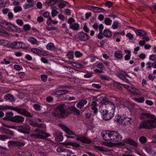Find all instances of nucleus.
Instances as JSON below:
<instances>
[{
    "instance_id": "3",
    "label": "nucleus",
    "mask_w": 156,
    "mask_h": 156,
    "mask_svg": "<svg viewBox=\"0 0 156 156\" xmlns=\"http://www.w3.org/2000/svg\"><path fill=\"white\" fill-rule=\"evenodd\" d=\"M140 129H151L156 127V118L154 115L143 121L140 124Z\"/></svg>"
},
{
    "instance_id": "46",
    "label": "nucleus",
    "mask_w": 156,
    "mask_h": 156,
    "mask_svg": "<svg viewBox=\"0 0 156 156\" xmlns=\"http://www.w3.org/2000/svg\"><path fill=\"white\" fill-rule=\"evenodd\" d=\"M67 56L69 59H72L74 57L73 52H69L67 54Z\"/></svg>"
},
{
    "instance_id": "38",
    "label": "nucleus",
    "mask_w": 156,
    "mask_h": 156,
    "mask_svg": "<svg viewBox=\"0 0 156 156\" xmlns=\"http://www.w3.org/2000/svg\"><path fill=\"white\" fill-rule=\"evenodd\" d=\"M120 24L117 21L113 22L112 26V28L113 29H116L118 28V26Z\"/></svg>"
},
{
    "instance_id": "51",
    "label": "nucleus",
    "mask_w": 156,
    "mask_h": 156,
    "mask_svg": "<svg viewBox=\"0 0 156 156\" xmlns=\"http://www.w3.org/2000/svg\"><path fill=\"white\" fill-rule=\"evenodd\" d=\"M153 64L150 62H147L146 64V69L149 70L151 69L152 67Z\"/></svg>"
},
{
    "instance_id": "5",
    "label": "nucleus",
    "mask_w": 156,
    "mask_h": 156,
    "mask_svg": "<svg viewBox=\"0 0 156 156\" xmlns=\"http://www.w3.org/2000/svg\"><path fill=\"white\" fill-rule=\"evenodd\" d=\"M115 108L114 104L108 101H106L102 103L100 106L99 110L100 112L104 113V111H107L108 109L109 112L114 113Z\"/></svg>"
},
{
    "instance_id": "21",
    "label": "nucleus",
    "mask_w": 156,
    "mask_h": 156,
    "mask_svg": "<svg viewBox=\"0 0 156 156\" xmlns=\"http://www.w3.org/2000/svg\"><path fill=\"white\" fill-rule=\"evenodd\" d=\"M144 149L148 153L151 155H153L156 154L155 151H153L151 146H146L144 148Z\"/></svg>"
},
{
    "instance_id": "49",
    "label": "nucleus",
    "mask_w": 156,
    "mask_h": 156,
    "mask_svg": "<svg viewBox=\"0 0 156 156\" xmlns=\"http://www.w3.org/2000/svg\"><path fill=\"white\" fill-rule=\"evenodd\" d=\"M37 127L42 129L44 130L46 128L45 125L44 124H37Z\"/></svg>"
},
{
    "instance_id": "29",
    "label": "nucleus",
    "mask_w": 156,
    "mask_h": 156,
    "mask_svg": "<svg viewBox=\"0 0 156 156\" xmlns=\"http://www.w3.org/2000/svg\"><path fill=\"white\" fill-rule=\"evenodd\" d=\"M133 100L136 102L139 103H143L145 101L144 98L143 97H140L138 98L134 97Z\"/></svg>"
},
{
    "instance_id": "14",
    "label": "nucleus",
    "mask_w": 156,
    "mask_h": 156,
    "mask_svg": "<svg viewBox=\"0 0 156 156\" xmlns=\"http://www.w3.org/2000/svg\"><path fill=\"white\" fill-rule=\"evenodd\" d=\"M108 111H104V113L101 112L102 114V118L105 120H108L110 119L114 116V113Z\"/></svg>"
},
{
    "instance_id": "11",
    "label": "nucleus",
    "mask_w": 156,
    "mask_h": 156,
    "mask_svg": "<svg viewBox=\"0 0 156 156\" xmlns=\"http://www.w3.org/2000/svg\"><path fill=\"white\" fill-rule=\"evenodd\" d=\"M76 37V38L81 41H87L89 39V36L83 32H79Z\"/></svg>"
},
{
    "instance_id": "7",
    "label": "nucleus",
    "mask_w": 156,
    "mask_h": 156,
    "mask_svg": "<svg viewBox=\"0 0 156 156\" xmlns=\"http://www.w3.org/2000/svg\"><path fill=\"white\" fill-rule=\"evenodd\" d=\"M118 122L123 126H126L130 125L131 123L132 119L126 117V115H122L117 118Z\"/></svg>"
},
{
    "instance_id": "53",
    "label": "nucleus",
    "mask_w": 156,
    "mask_h": 156,
    "mask_svg": "<svg viewBox=\"0 0 156 156\" xmlns=\"http://www.w3.org/2000/svg\"><path fill=\"white\" fill-rule=\"evenodd\" d=\"M16 23L20 26H22L23 24V22L21 20L18 19L16 20Z\"/></svg>"
},
{
    "instance_id": "13",
    "label": "nucleus",
    "mask_w": 156,
    "mask_h": 156,
    "mask_svg": "<svg viewBox=\"0 0 156 156\" xmlns=\"http://www.w3.org/2000/svg\"><path fill=\"white\" fill-rule=\"evenodd\" d=\"M125 88L132 93L136 95L140 94V92L139 90L136 87L129 85H125Z\"/></svg>"
},
{
    "instance_id": "20",
    "label": "nucleus",
    "mask_w": 156,
    "mask_h": 156,
    "mask_svg": "<svg viewBox=\"0 0 156 156\" xmlns=\"http://www.w3.org/2000/svg\"><path fill=\"white\" fill-rule=\"evenodd\" d=\"M4 98L6 101H9L11 102H13L15 101V99L13 96L9 94H5L4 97Z\"/></svg>"
},
{
    "instance_id": "56",
    "label": "nucleus",
    "mask_w": 156,
    "mask_h": 156,
    "mask_svg": "<svg viewBox=\"0 0 156 156\" xmlns=\"http://www.w3.org/2000/svg\"><path fill=\"white\" fill-rule=\"evenodd\" d=\"M10 62L9 61H7L5 58H4L3 61L1 62V63L2 64H5V65H8L10 63Z\"/></svg>"
},
{
    "instance_id": "32",
    "label": "nucleus",
    "mask_w": 156,
    "mask_h": 156,
    "mask_svg": "<svg viewBox=\"0 0 156 156\" xmlns=\"http://www.w3.org/2000/svg\"><path fill=\"white\" fill-rule=\"evenodd\" d=\"M9 22L5 21L0 22V27L6 29Z\"/></svg>"
},
{
    "instance_id": "34",
    "label": "nucleus",
    "mask_w": 156,
    "mask_h": 156,
    "mask_svg": "<svg viewBox=\"0 0 156 156\" xmlns=\"http://www.w3.org/2000/svg\"><path fill=\"white\" fill-rule=\"evenodd\" d=\"M34 132L40 133L42 134H44L47 137H48L49 136H50V135H49V134L45 133L43 131L39 129H35V130H34Z\"/></svg>"
},
{
    "instance_id": "23",
    "label": "nucleus",
    "mask_w": 156,
    "mask_h": 156,
    "mask_svg": "<svg viewBox=\"0 0 156 156\" xmlns=\"http://www.w3.org/2000/svg\"><path fill=\"white\" fill-rule=\"evenodd\" d=\"M46 49L49 50L54 51L57 49L54 44L52 43H50L46 46Z\"/></svg>"
},
{
    "instance_id": "15",
    "label": "nucleus",
    "mask_w": 156,
    "mask_h": 156,
    "mask_svg": "<svg viewBox=\"0 0 156 156\" xmlns=\"http://www.w3.org/2000/svg\"><path fill=\"white\" fill-rule=\"evenodd\" d=\"M153 115L147 112H142L140 113L139 115V119L141 120H144L148 119L154 116Z\"/></svg>"
},
{
    "instance_id": "52",
    "label": "nucleus",
    "mask_w": 156,
    "mask_h": 156,
    "mask_svg": "<svg viewBox=\"0 0 156 156\" xmlns=\"http://www.w3.org/2000/svg\"><path fill=\"white\" fill-rule=\"evenodd\" d=\"M46 28L48 30H56L57 29V28L56 27L52 26L47 27Z\"/></svg>"
},
{
    "instance_id": "2",
    "label": "nucleus",
    "mask_w": 156,
    "mask_h": 156,
    "mask_svg": "<svg viewBox=\"0 0 156 156\" xmlns=\"http://www.w3.org/2000/svg\"><path fill=\"white\" fill-rule=\"evenodd\" d=\"M58 125L67 134L70 135H74L76 136L77 138L75 139V140L77 141H80L83 143L86 144H88L91 142V141L88 139L87 137L83 136L81 135L76 134L73 132L71 131L66 126L61 124H59Z\"/></svg>"
},
{
    "instance_id": "19",
    "label": "nucleus",
    "mask_w": 156,
    "mask_h": 156,
    "mask_svg": "<svg viewBox=\"0 0 156 156\" xmlns=\"http://www.w3.org/2000/svg\"><path fill=\"white\" fill-rule=\"evenodd\" d=\"M114 56L116 59L121 60L123 57L122 52L120 51H117L115 52Z\"/></svg>"
},
{
    "instance_id": "37",
    "label": "nucleus",
    "mask_w": 156,
    "mask_h": 156,
    "mask_svg": "<svg viewBox=\"0 0 156 156\" xmlns=\"http://www.w3.org/2000/svg\"><path fill=\"white\" fill-rule=\"evenodd\" d=\"M48 4L49 6H52L56 4L58 0H48Z\"/></svg>"
},
{
    "instance_id": "36",
    "label": "nucleus",
    "mask_w": 156,
    "mask_h": 156,
    "mask_svg": "<svg viewBox=\"0 0 156 156\" xmlns=\"http://www.w3.org/2000/svg\"><path fill=\"white\" fill-rule=\"evenodd\" d=\"M56 151L59 153L65 152L66 151V149L65 148L63 147H58L56 149Z\"/></svg>"
},
{
    "instance_id": "41",
    "label": "nucleus",
    "mask_w": 156,
    "mask_h": 156,
    "mask_svg": "<svg viewBox=\"0 0 156 156\" xmlns=\"http://www.w3.org/2000/svg\"><path fill=\"white\" fill-rule=\"evenodd\" d=\"M93 76V73L92 72H90L87 73L84 75V77L85 78H88L92 77Z\"/></svg>"
},
{
    "instance_id": "27",
    "label": "nucleus",
    "mask_w": 156,
    "mask_h": 156,
    "mask_svg": "<svg viewBox=\"0 0 156 156\" xmlns=\"http://www.w3.org/2000/svg\"><path fill=\"white\" fill-rule=\"evenodd\" d=\"M70 111L76 115H79L80 114V112L75 106H71L69 108Z\"/></svg>"
},
{
    "instance_id": "18",
    "label": "nucleus",
    "mask_w": 156,
    "mask_h": 156,
    "mask_svg": "<svg viewBox=\"0 0 156 156\" xmlns=\"http://www.w3.org/2000/svg\"><path fill=\"white\" fill-rule=\"evenodd\" d=\"M124 141V143L123 144V145H125L126 144L132 145L135 147H136L137 146L136 143L131 139H125Z\"/></svg>"
},
{
    "instance_id": "47",
    "label": "nucleus",
    "mask_w": 156,
    "mask_h": 156,
    "mask_svg": "<svg viewBox=\"0 0 156 156\" xmlns=\"http://www.w3.org/2000/svg\"><path fill=\"white\" fill-rule=\"evenodd\" d=\"M139 141L142 143H145L147 140V138L144 136H141L139 138Z\"/></svg>"
},
{
    "instance_id": "48",
    "label": "nucleus",
    "mask_w": 156,
    "mask_h": 156,
    "mask_svg": "<svg viewBox=\"0 0 156 156\" xmlns=\"http://www.w3.org/2000/svg\"><path fill=\"white\" fill-rule=\"evenodd\" d=\"M97 67L98 68L100 69L102 71L105 68L103 64L101 63H99L97 65Z\"/></svg>"
},
{
    "instance_id": "28",
    "label": "nucleus",
    "mask_w": 156,
    "mask_h": 156,
    "mask_svg": "<svg viewBox=\"0 0 156 156\" xmlns=\"http://www.w3.org/2000/svg\"><path fill=\"white\" fill-rule=\"evenodd\" d=\"M79 27V25L77 23H73L70 25V28L74 30H78Z\"/></svg>"
},
{
    "instance_id": "1",
    "label": "nucleus",
    "mask_w": 156,
    "mask_h": 156,
    "mask_svg": "<svg viewBox=\"0 0 156 156\" xmlns=\"http://www.w3.org/2000/svg\"><path fill=\"white\" fill-rule=\"evenodd\" d=\"M101 136L104 140L110 141L117 142L122 138V136L117 132L113 131H103Z\"/></svg>"
},
{
    "instance_id": "24",
    "label": "nucleus",
    "mask_w": 156,
    "mask_h": 156,
    "mask_svg": "<svg viewBox=\"0 0 156 156\" xmlns=\"http://www.w3.org/2000/svg\"><path fill=\"white\" fill-rule=\"evenodd\" d=\"M28 41L31 44H33L38 45L40 43L39 41H37L35 38L32 37H29Z\"/></svg>"
},
{
    "instance_id": "9",
    "label": "nucleus",
    "mask_w": 156,
    "mask_h": 156,
    "mask_svg": "<svg viewBox=\"0 0 156 156\" xmlns=\"http://www.w3.org/2000/svg\"><path fill=\"white\" fill-rule=\"evenodd\" d=\"M31 52L38 56H47L48 55V52L43 49L37 48H33L31 49Z\"/></svg>"
},
{
    "instance_id": "8",
    "label": "nucleus",
    "mask_w": 156,
    "mask_h": 156,
    "mask_svg": "<svg viewBox=\"0 0 156 156\" xmlns=\"http://www.w3.org/2000/svg\"><path fill=\"white\" fill-rule=\"evenodd\" d=\"M17 130L19 132L23 134H28V131H30V128L29 125L27 124H24L17 127Z\"/></svg>"
},
{
    "instance_id": "17",
    "label": "nucleus",
    "mask_w": 156,
    "mask_h": 156,
    "mask_svg": "<svg viewBox=\"0 0 156 156\" xmlns=\"http://www.w3.org/2000/svg\"><path fill=\"white\" fill-rule=\"evenodd\" d=\"M87 103V101L85 99H82L78 102L76 105V106L80 109L83 108L84 106L86 105Z\"/></svg>"
},
{
    "instance_id": "25",
    "label": "nucleus",
    "mask_w": 156,
    "mask_h": 156,
    "mask_svg": "<svg viewBox=\"0 0 156 156\" xmlns=\"http://www.w3.org/2000/svg\"><path fill=\"white\" fill-rule=\"evenodd\" d=\"M104 36L107 37H110L112 35V32L108 29H105L103 31Z\"/></svg>"
},
{
    "instance_id": "30",
    "label": "nucleus",
    "mask_w": 156,
    "mask_h": 156,
    "mask_svg": "<svg viewBox=\"0 0 156 156\" xmlns=\"http://www.w3.org/2000/svg\"><path fill=\"white\" fill-rule=\"evenodd\" d=\"M31 137L35 138L44 139L45 138V137L44 136L40 134H31Z\"/></svg>"
},
{
    "instance_id": "57",
    "label": "nucleus",
    "mask_w": 156,
    "mask_h": 156,
    "mask_svg": "<svg viewBox=\"0 0 156 156\" xmlns=\"http://www.w3.org/2000/svg\"><path fill=\"white\" fill-rule=\"evenodd\" d=\"M105 5L106 6L108 7V8H110L113 5V3L112 2L108 1L107 2H106Z\"/></svg>"
},
{
    "instance_id": "45",
    "label": "nucleus",
    "mask_w": 156,
    "mask_h": 156,
    "mask_svg": "<svg viewBox=\"0 0 156 156\" xmlns=\"http://www.w3.org/2000/svg\"><path fill=\"white\" fill-rule=\"evenodd\" d=\"M13 10L14 12L16 13L21 11L22 10V8L20 6H17L14 8Z\"/></svg>"
},
{
    "instance_id": "55",
    "label": "nucleus",
    "mask_w": 156,
    "mask_h": 156,
    "mask_svg": "<svg viewBox=\"0 0 156 156\" xmlns=\"http://www.w3.org/2000/svg\"><path fill=\"white\" fill-rule=\"evenodd\" d=\"M34 108L37 111H40L41 110L40 106L38 104H34Z\"/></svg>"
},
{
    "instance_id": "50",
    "label": "nucleus",
    "mask_w": 156,
    "mask_h": 156,
    "mask_svg": "<svg viewBox=\"0 0 156 156\" xmlns=\"http://www.w3.org/2000/svg\"><path fill=\"white\" fill-rule=\"evenodd\" d=\"M31 27L29 24L25 25L23 27V29L25 30L29 31Z\"/></svg>"
},
{
    "instance_id": "42",
    "label": "nucleus",
    "mask_w": 156,
    "mask_h": 156,
    "mask_svg": "<svg viewBox=\"0 0 156 156\" xmlns=\"http://www.w3.org/2000/svg\"><path fill=\"white\" fill-rule=\"evenodd\" d=\"M8 130V129H6L3 127H1L0 128V132L2 133L7 134Z\"/></svg>"
},
{
    "instance_id": "43",
    "label": "nucleus",
    "mask_w": 156,
    "mask_h": 156,
    "mask_svg": "<svg viewBox=\"0 0 156 156\" xmlns=\"http://www.w3.org/2000/svg\"><path fill=\"white\" fill-rule=\"evenodd\" d=\"M7 44V41L3 39H0V45L6 46Z\"/></svg>"
},
{
    "instance_id": "63",
    "label": "nucleus",
    "mask_w": 156,
    "mask_h": 156,
    "mask_svg": "<svg viewBox=\"0 0 156 156\" xmlns=\"http://www.w3.org/2000/svg\"><path fill=\"white\" fill-rule=\"evenodd\" d=\"M29 124L32 126L37 127L38 123L30 120V121Z\"/></svg>"
},
{
    "instance_id": "54",
    "label": "nucleus",
    "mask_w": 156,
    "mask_h": 156,
    "mask_svg": "<svg viewBox=\"0 0 156 156\" xmlns=\"http://www.w3.org/2000/svg\"><path fill=\"white\" fill-rule=\"evenodd\" d=\"M63 139V136L62 135L58 136L56 138V140L58 141H62Z\"/></svg>"
},
{
    "instance_id": "35",
    "label": "nucleus",
    "mask_w": 156,
    "mask_h": 156,
    "mask_svg": "<svg viewBox=\"0 0 156 156\" xmlns=\"http://www.w3.org/2000/svg\"><path fill=\"white\" fill-rule=\"evenodd\" d=\"M57 91L58 95H63L68 92V91L64 90H58Z\"/></svg>"
},
{
    "instance_id": "58",
    "label": "nucleus",
    "mask_w": 156,
    "mask_h": 156,
    "mask_svg": "<svg viewBox=\"0 0 156 156\" xmlns=\"http://www.w3.org/2000/svg\"><path fill=\"white\" fill-rule=\"evenodd\" d=\"M14 68L15 69L17 70H20L22 69V67L21 66L18 65H15L14 66Z\"/></svg>"
},
{
    "instance_id": "22",
    "label": "nucleus",
    "mask_w": 156,
    "mask_h": 156,
    "mask_svg": "<svg viewBox=\"0 0 156 156\" xmlns=\"http://www.w3.org/2000/svg\"><path fill=\"white\" fill-rule=\"evenodd\" d=\"M136 34L138 36L143 37L147 35V32L143 30H135Z\"/></svg>"
},
{
    "instance_id": "64",
    "label": "nucleus",
    "mask_w": 156,
    "mask_h": 156,
    "mask_svg": "<svg viewBox=\"0 0 156 156\" xmlns=\"http://www.w3.org/2000/svg\"><path fill=\"white\" fill-rule=\"evenodd\" d=\"M126 37H128L130 40H132L133 38V36L130 33H128L126 35Z\"/></svg>"
},
{
    "instance_id": "60",
    "label": "nucleus",
    "mask_w": 156,
    "mask_h": 156,
    "mask_svg": "<svg viewBox=\"0 0 156 156\" xmlns=\"http://www.w3.org/2000/svg\"><path fill=\"white\" fill-rule=\"evenodd\" d=\"M92 86L97 89H100L101 87V85L99 84L93 83Z\"/></svg>"
},
{
    "instance_id": "40",
    "label": "nucleus",
    "mask_w": 156,
    "mask_h": 156,
    "mask_svg": "<svg viewBox=\"0 0 156 156\" xmlns=\"http://www.w3.org/2000/svg\"><path fill=\"white\" fill-rule=\"evenodd\" d=\"M100 78L102 80H109L111 79L110 77L103 75H100Z\"/></svg>"
},
{
    "instance_id": "39",
    "label": "nucleus",
    "mask_w": 156,
    "mask_h": 156,
    "mask_svg": "<svg viewBox=\"0 0 156 156\" xmlns=\"http://www.w3.org/2000/svg\"><path fill=\"white\" fill-rule=\"evenodd\" d=\"M98 7L96 6L90 7L89 9L95 12H98Z\"/></svg>"
},
{
    "instance_id": "59",
    "label": "nucleus",
    "mask_w": 156,
    "mask_h": 156,
    "mask_svg": "<svg viewBox=\"0 0 156 156\" xmlns=\"http://www.w3.org/2000/svg\"><path fill=\"white\" fill-rule=\"evenodd\" d=\"M149 59L151 60L156 61V55L153 54L150 55Z\"/></svg>"
},
{
    "instance_id": "61",
    "label": "nucleus",
    "mask_w": 156,
    "mask_h": 156,
    "mask_svg": "<svg viewBox=\"0 0 156 156\" xmlns=\"http://www.w3.org/2000/svg\"><path fill=\"white\" fill-rule=\"evenodd\" d=\"M46 100L48 102H51L53 101V98L51 96H48L46 98Z\"/></svg>"
},
{
    "instance_id": "62",
    "label": "nucleus",
    "mask_w": 156,
    "mask_h": 156,
    "mask_svg": "<svg viewBox=\"0 0 156 156\" xmlns=\"http://www.w3.org/2000/svg\"><path fill=\"white\" fill-rule=\"evenodd\" d=\"M97 149L98 150L101 151H106L107 150L106 148L104 147H98Z\"/></svg>"
},
{
    "instance_id": "6",
    "label": "nucleus",
    "mask_w": 156,
    "mask_h": 156,
    "mask_svg": "<svg viewBox=\"0 0 156 156\" xmlns=\"http://www.w3.org/2000/svg\"><path fill=\"white\" fill-rule=\"evenodd\" d=\"M6 109L13 110L19 114L26 116L30 117H32L33 116L32 115H31L30 112L27 111L25 109H23L22 108H14L12 106L8 105H0V110Z\"/></svg>"
},
{
    "instance_id": "26",
    "label": "nucleus",
    "mask_w": 156,
    "mask_h": 156,
    "mask_svg": "<svg viewBox=\"0 0 156 156\" xmlns=\"http://www.w3.org/2000/svg\"><path fill=\"white\" fill-rule=\"evenodd\" d=\"M127 75V74L126 73L123 72L119 74L118 75V77L120 79L126 82L128 81V80L126 79L125 77V76Z\"/></svg>"
},
{
    "instance_id": "12",
    "label": "nucleus",
    "mask_w": 156,
    "mask_h": 156,
    "mask_svg": "<svg viewBox=\"0 0 156 156\" xmlns=\"http://www.w3.org/2000/svg\"><path fill=\"white\" fill-rule=\"evenodd\" d=\"M6 30L12 32H20L21 31L20 28L9 23H8Z\"/></svg>"
},
{
    "instance_id": "16",
    "label": "nucleus",
    "mask_w": 156,
    "mask_h": 156,
    "mask_svg": "<svg viewBox=\"0 0 156 156\" xmlns=\"http://www.w3.org/2000/svg\"><path fill=\"white\" fill-rule=\"evenodd\" d=\"M11 121L16 123H22L24 121V118L21 116L16 115L11 118Z\"/></svg>"
},
{
    "instance_id": "44",
    "label": "nucleus",
    "mask_w": 156,
    "mask_h": 156,
    "mask_svg": "<svg viewBox=\"0 0 156 156\" xmlns=\"http://www.w3.org/2000/svg\"><path fill=\"white\" fill-rule=\"evenodd\" d=\"M8 34L5 30H2L0 29V36H5L8 35Z\"/></svg>"
},
{
    "instance_id": "33",
    "label": "nucleus",
    "mask_w": 156,
    "mask_h": 156,
    "mask_svg": "<svg viewBox=\"0 0 156 156\" xmlns=\"http://www.w3.org/2000/svg\"><path fill=\"white\" fill-rule=\"evenodd\" d=\"M92 101L91 103V105L92 106H97L98 104L97 102L98 101V98L96 97H94L92 98Z\"/></svg>"
},
{
    "instance_id": "10",
    "label": "nucleus",
    "mask_w": 156,
    "mask_h": 156,
    "mask_svg": "<svg viewBox=\"0 0 156 156\" xmlns=\"http://www.w3.org/2000/svg\"><path fill=\"white\" fill-rule=\"evenodd\" d=\"M10 46L12 48L16 49H24L26 47L25 44L20 41H16L11 43L10 44Z\"/></svg>"
},
{
    "instance_id": "4",
    "label": "nucleus",
    "mask_w": 156,
    "mask_h": 156,
    "mask_svg": "<svg viewBox=\"0 0 156 156\" xmlns=\"http://www.w3.org/2000/svg\"><path fill=\"white\" fill-rule=\"evenodd\" d=\"M65 108L66 105H58L52 112L53 115L56 118L66 117L67 115Z\"/></svg>"
},
{
    "instance_id": "31",
    "label": "nucleus",
    "mask_w": 156,
    "mask_h": 156,
    "mask_svg": "<svg viewBox=\"0 0 156 156\" xmlns=\"http://www.w3.org/2000/svg\"><path fill=\"white\" fill-rule=\"evenodd\" d=\"M105 23L107 25H111L112 22V20L109 18H106L104 20Z\"/></svg>"
}]
</instances>
